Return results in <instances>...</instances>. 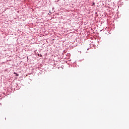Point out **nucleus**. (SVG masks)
<instances>
[{"instance_id":"f257e3e1","label":"nucleus","mask_w":129,"mask_h":129,"mask_svg":"<svg viewBox=\"0 0 129 129\" xmlns=\"http://www.w3.org/2000/svg\"><path fill=\"white\" fill-rule=\"evenodd\" d=\"M17 76H19V75L17 74Z\"/></svg>"}]
</instances>
